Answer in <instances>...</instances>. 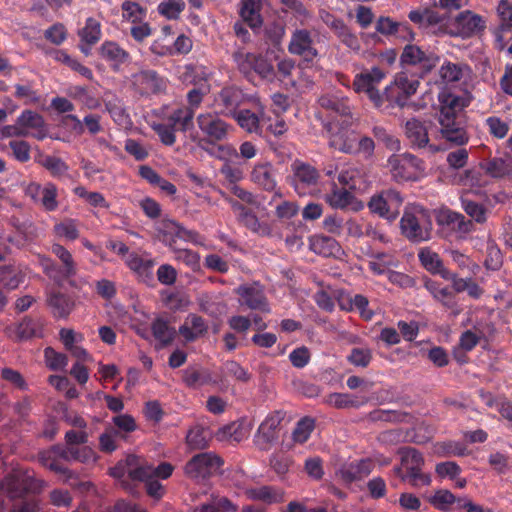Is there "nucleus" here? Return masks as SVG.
Wrapping results in <instances>:
<instances>
[{
    "label": "nucleus",
    "mask_w": 512,
    "mask_h": 512,
    "mask_svg": "<svg viewBox=\"0 0 512 512\" xmlns=\"http://www.w3.org/2000/svg\"><path fill=\"white\" fill-rule=\"evenodd\" d=\"M43 485L42 480L35 478L34 472L17 469L0 482V491L6 492L11 499H17L27 493H39Z\"/></svg>",
    "instance_id": "obj_1"
},
{
    "label": "nucleus",
    "mask_w": 512,
    "mask_h": 512,
    "mask_svg": "<svg viewBox=\"0 0 512 512\" xmlns=\"http://www.w3.org/2000/svg\"><path fill=\"white\" fill-rule=\"evenodd\" d=\"M129 88L138 98H150L165 92L166 80L152 69H141L128 77Z\"/></svg>",
    "instance_id": "obj_2"
},
{
    "label": "nucleus",
    "mask_w": 512,
    "mask_h": 512,
    "mask_svg": "<svg viewBox=\"0 0 512 512\" xmlns=\"http://www.w3.org/2000/svg\"><path fill=\"white\" fill-rule=\"evenodd\" d=\"M385 77L386 72L379 66H374L370 70L356 74L352 87L357 93H365L375 108L382 109L385 106L384 96L376 88V85Z\"/></svg>",
    "instance_id": "obj_3"
},
{
    "label": "nucleus",
    "mask_w": 512,
    "mask_h": 512,
    "mask_svg": "<svg viewBox=\"0 0 512 512\" xmlns=\"http://www.w3.org/2000/svg\"><path fill=\"white\" fill-rule=\"evenodd\" d=\"M439 61L440 57L436 53L423 50L415 44H407L400 56L401 64L417 68V73L421 78L431 73Z\"/></svg>",
    "instance_id": "obj_4"
},
{
    "label": "nucleus",
    "mask_w": 512,
    "mask_h": 512,
    "mask_svg": "<svg viewBox=\"0 0 512 512\" xmlns=\"http://www.w3.org/2000/svg\"><path fill=\"white\" fill-rule=\"evenodd\" d=\"M215 104L220 109V114L232 117L236 114L241 106L246 103H258L259 99L249 96L236 85H227L223 87L215 96Z\"/></svg>",
    "instance_id": "obj_5"
},
{
    "label": "nucleus",
    "mask_w": 512,
    "mask_h": 512,
    "mask_svg": "<svg viewBox=\"0 0 512 512\" xmlns=\"http://www.w3.org/2000/svg\"><path fill=\"white\" fill-rule=\"evenodd\" d=\"M223 459L214 452L194 455L184 467L185 474L191 479H205L217 473L223 465Z\"/></svg>",
    "instance_id": "obj_6"
},
{
    "label": "nucleus",
    "mask_w": 512,
    "mask_h": 512,
    "mask_svg": "<svg viewBox=\"0 0 512 512\" xmlns=\"http://www.w3.org/2000/svg\"><path fill=\"white\" fill-rule=\"evenodd\" d=\"M220 115V113L205 112L196 118L198 128L211 144L226 140L233 131V126L223 120Z\"/></svg>",
    "instance_id": "obj_7"
},
{
    "label": "nucleus",
    "mask_w": 512,
    "mask_h": 512,
    "mask_svg": "<svg viewBox=\"0 0 512 512\" xmlns=\"http://www.w3.org/2000/svg\"><path fill=\"white\" fill-rule=\"evenodd\" d=\"M388 166L396 181L415 180L417 174L424 170L423 161L410 153L392 155L388 159Z\"/></svg>",
    "instance_id": "obj_8"
},
{
    "label": "nucleus",
    "mask_w": 512,
    "mask_h": 512,
    "mask_svg": "<svg viewBox=\"0 0 512 512\" xmlns=\"http://www.w3.org/2000/svg\"><path fill=\"white\" fill-rule=\"evenodd\" d=\"M401 194L393 189H387L371 197L368 207L373 213L390 221L395 220L403 204Z\"/></svg>",
    "instance_id": "obj_9"
},
{
    "label": "nucleus",
    "mask_w": 512,
    "mask_h": 512,
    "mask_svg": "<svg viewBox=\"0 0 512 512\" xmlns=\"http://www.w3.org/2000/svg\"><path fill=\"white\" fill-rule=\"evenodd\" d=\"M285 418L283 411L270 413L258 427L254 435V445L260 451H269L278 440L280 425Z\"/></svg>",
    "instance_id": "obj_10"
},
{
    "label": "nucleus",
    "mask_w": 512,
    "mask_h": 512,
    "mask_svg": "<svg viewBox=\"0 0 512 512\" xmlns=\"http://www.w3.org/2000/svg\"><path fill=\"white\" fill-rule=\"evenodd\" d=\"M400 227L402 234L415 243L426 241L431 235V223L424 220V215L419 218L415 214L405 211L400 221Z\"/></svg>",
    "instance_id": "obj_11"
},
{
    "label": "nucleus",
    "mask_w": 512,
    "mask_h": 512,
    "mask_svg": "<svg viewBox=\"0 0 512 512\" xmlns=\"http://www.w3.org/2000/svg\"><path fill=\"white\" fill-rule=\"evenodd\" d=\"M25 195L48 212L55 211L59 206L58 189L52 182H48L44 186L32 182L26 187Z\"/></svg>",
    "instance_id": "obj_12"
},
{
    "label": "nucleus",
    "mask_w": 512,
    "mask_h": 512,
    "mask_svg": "<svg viewBox=\"0 0 512 512\" xmlns=\"http://www.w3.org/2000/svg\"><path fill=\"white\" fill-rule=\"evenodd\" d=\"M405 135L414 149L428 148L431 153L439 151V147L429 143L428 127L425 121L411 118L405 123Z\"/></svg>",
    "instance_id": "obj_13"
},
{
    "label": "nucleus",
    "mask_w": 512,
    "mask_h": 512,
    "mask_svg": "<svg viewBox=\"0 0 512 512\" xmlns=\"http://www.w3.org/2000/svg\"><path fill=\"white\" fill-rule=\"evenodd\" d=\"M292 171L293 186L299 194H305L307 189H314L320 178L318 170L308 163L294 162Z\"/></svg>",
    "instance_id": "obj_14"
},
{
    "label": "nucleus",
    "mask_w": 512,
    "mask_h": 512,
    "mask_svg": "<svg viewBox=\"0 0 512 512\" xmlns=\"http://www.w3.org/2000/svg\"><path fill=\"white\" fill-rule=\"evenodd\" d=\"M288 51L303 57L306 61H312L318 56L311 33L307 29H296L292 33Z\"/></svg>",
    "instance_id": "obj_15"
},
{
    "label": "nucleus",
    "mask_w": 512,
    "mask_h": 512,
    "mask_svg": "<svg viewBox=\"0 0 512 512\" xmlns=\"http://www.w3.org/2000/svg\"><path fill=\"white\" fill-rule=\"evenodd\" d=\"M240 297V303L246 305L252 310L270 312L269 304L264 293V289L257 283L245 284L235 290Z\"/></svg>",
    "instance_id": "obj_16"
},
{
    "label": "nucleus",
    "mask_w": 512,
    "mask_h": 512,
    "mask_svg": "<svg viewBox=\"0 0 512 512\" xmlns=\"http://www.w3.org/2000/svg\"><path fill=\"white\" fill-rule=\"evenodd\" d=\"M456 28L453 35L469 38L485 29L484 19L470 10L459 13L454 19Z\"/></svg>",
    "instance_id": "obj_17"
},
{
    "label": "nucleus",
    "mask_w": 512,
    "mask_h": 512,
    "mask_svg": "<svg viewBox=\"0 0 512 512\" xmlns=\"http://www.w3.org/2000/svg\"><path fill=\"white\" fill-rule=\"evenodd\" d=\"M159 232L163 235V241L171 248L174 249L176 238L185 241H196L198 233L192 230H187L179 223L163 219L159 226Z\"/></svg>",
    "instance_id": "obj_18"
},
{
    "label": "nucleus",
    "mask_w": 512,
    "mask_h": 512,
    "mask_svg": "<svg viewBox=\"0 0 512 512\" xmlns=\"http://www.w3.org/2000/svg\"><path fill=\"white\" fill-rule=\"evenodd\" d=\"M143 460L136 455H128L124 460L119 461L110 469V474L114 478H122L125 475L131 480H141L148 470L142 468Z\"/></svg>",
    "instance_id": "obj_19"
},
{
    "label": "nucleus",
    "mask_w": 512,
    "mask_h": 512,
    "mask_svg": "<svg viewBox=\"0 0 512 512\" xmlns=\"http://www.w3.org/2000/svg\"><path fill=\"white\" fill-rule=\"evenodd\" d=\"M480 168L492 178L512 180V156L510 155L486 159L480 163Z\"/></svg>",
    "instance_id": "obj_20"
},
{
    "label": "nucleus",
    "mask_w": 512,
    "mask_h": 512,
    "mask_svg": "<svg viewBox=\"0 0 512 512\" xmlns=\"http://www.w3.org/2000/svg\"><path fill=\"white\" fill-rule=\"evenodd\" d=\"M8 336L17 340H27L33 337L43 336V324L39 319L25 317L16 326L6 329Z\"/></svg>",
    "instance_id": "obj_21"
},
{
    "label": "nucleus",
    "mask_w": 512,
    "mask_h": 512,
    "mask_svg": "<svg viewBox=\"0 0 512 512\" xmlns=\"http://www.w3.org/2000/svg\"><path fill=\"white\" fill-rule=\"evenodd\" d=\"M321 108L331 116H351L352 107L349 99L336 94H325L318 99Z\"/></svg>",
    "instance_id": "obj_22"
},
{
    "label": "nucleus",
    "mask_w": 512,
    "mask_h": 512,
    "mask_svg": "<svg viewBox=\"0 0 512 512\" xmlns=\"http://www.w3.org/2000/svg\"><path fill=\"white\" fill-rule=\"evenodd\" d=\"M259 107L258 112H252L249 109H240L232 118L237 122L240 128L248 133L262 134L260 125V117L263 114V106L261 103H254Z\"/></svg>",
    "instance_id": "obj_23"
},
{
    "label": "nucleus",
    "mask_w": 512,
    "mask_h": 512,
    "mask_svg": "<svg viewBox=\"0 0 512 512\" xmlns=\"http://www.w3.org/2000/svg\"><path fill=\"white\" fill-rule=\"evenodd\" d=\"M98 52L102 59L111 63L115 71L130 58V54L114 41L103 42Z\"/></svg>",
    "instance_id": "obj_24"
},
{
    "label": "nucleus",
    "mask_w": 512,
    "mask_h": 512,
    "mask_svg": "<svg viewBox=\"0 0 512 512\" xmlns=\"http://www.w3.org/2000/svg\"><path fill=\"white\" fill-rule=\"evenodd\" d=\"M262 0H240L239 14L242 20L252 29L262 26Z\"/></svg>",
    "instance_id": "obj_25"
},
{
    "label": "nucleus",
    "mask_w": 512,
    "mask_h": 512,
    "mask_svg": "<svg viewBox=\"0 0 512 512\" xmlns=\"http://www.w3.org/2000/svg\"><path fill=\"white\" fill-rule=\"evenodd\" d=\"M208 331V325L205 320L197 314H189L183 325L179 327V334L187 342H193L203 336Z\"/></svg>",
    "instance_id": "obj_26"
},
{
    "label": "nucleus",
    "mask_w": 512,
    "mask_h": 512,
    "mask_svg": "<svg viewBox=\"0 0 512 512\" xmlns=\"http://www.w3.org/2000/svg\"><path fill=\"white\" fill-rule=\"evenodd\" d=\"M412 433L413 431L404 430L402 428L391 429L381 432L378 435L377 439L382 444L396 445L404 442H415L420 444L426 442L431 437V435H429L427 437L420 438L417 437L415 434L412 435Z\"/></svg>",
    "instance_id": "obj_27"
},
{
    "label": "nucleus",
    "mask_w": 512,
    "mask_h": 512,
    "mask_svg": "<svg viewBox=\"0 0 512 512\" xmlns=\"http://www.w3.org/2000/svg\"><path fill=\"white\" fill-rule=\"evenodd\" d=\"M357 136L354 132L339 129L329 138V147L347 154L356 153Z\"/></svg>",
    "instance_id": "obj_28"
},
{
    "label": "nucleus",
    "mask_w": 512,
    "mask_h": 512,
    "mask_svg": "<svg viewBox=\"0 0 512 512\" xmlns=\"http://www.w3.org/2000/svg\"><path fill=\"white\" fill-rule=\"evenodd\" d=\"M47 304L52 309L53 315L58 318L67 317L75 307L74 300L59 291L51 292L48 295Z\"/></svg>",
    "instance_id": "obj_29"
},
{
    "label": "nucleus",
    "mask_w": 512,
    "mask_h": 512,
    "mask_svg": "<svg viewBox=\"0 0 512 512\" xmlns=\"http://www.w3.org/2000/svg\"><path fill=\"white\" fill-rule=\"evenodd\" d=\"M497 13L500 18V24L495 31V37L499 43V48H504L503 33L512 30V3L507 0H500Z\"/></svg>",
    "instance_id": "obj_30"
},
{
    "label": "nucleus",
    "mask_w": 512,
    "mask_h": 512,
    "mask_svg": "<svg viewBox=\"0 0 512 512\" xmlns=\"http://www.w3.org/2000/svg\"><path fill=\"white\" fill-rule=\"evenodd\" d=\"M251 180L269 192L273 191L277 185L273 174V167L270 163L255 165L251 172Z\"/></svg>",
    "instance_id": "obj_31"
},
{
    "label": "nucleus",
    "mask_w": 512,
    "mask_h": 512,
    "mask_svg": "<svg viewBox=\"0 0 512 512\" xmlns=\"http://www.w3.org/2000/svg\"><path fill=\"white\" fill-rule=\"evenodd\" d=\"M246 496L254 501H261L266 504L282 502L283 492L273 486H257L245 491Z\"/></svg>",
    "instance_id": "obj_32"
},
{
    "label": "nucleus",
    "mask_w": 512,
    "mask_h": 512,
    "mask_svg": "<svg viewBox=\"0 0 512 512\" xmlns=\"http://www.w3.org/2000/svg\"><path fill=\"white\" fill-rule=\"evenodd\" d=\"M211 73L206 67L198 65H187L183 72L182 79L184 82L194 85V88L210 89L209 80Z\"/></svg>",
    "instance_id": "obj_33"
},
{
    "label": "nucleus",
    "mask_w": 512,
    "mask_h": 512,
    "mask_svg": "<svg viewBox=\"0 0 512 512\" xmlns=\"http://www.w3.org/2000/svg\"><path fill=\"white\" fill-rule=\"evenodd\" d=\"M17 123L22 126L23 129H34L37 132L33 134L37 139H43L46 137L45 122L43 117L37 112L31 110H25L17 119Z\"/></svg>",
    "instance_id": "obj_34"
},
{
    "label": "nucleus",
    "mask_w": 512,
    "mask_h": 512,
    "mask_svg": "<svg viewBox=\"0 0 512 512\" xmlns=\"http://www.w3.org/2000/svg\"><path fill=\"white\" fill-rule=\"evenodd\" d=\"M151 330L155 339L159 342V348L169 346L176 337V330L170 326L167 320L156 318L151 324Z\"/></svg>",
    "instance_id": "obj_35"
},
{
    "label": "nucleus",
    "mask_w": 512,
    "mask_h": 512,
    "mask_svg": "<svg viewBox=\"0 0 512 512\" xmlns=\"http://www.w3.org/2000/svg\"><path fill=\"white\" fill-rule=\"evenodd\" d=\"M409 20L419 28H428L442 22L441 15L430 8H418L408 13Z\"/></svg>",
    "instance_id": "obj_36"
},
{
    "label": "nucleus",
    "mask_w": 512,
    "mask_h": 512,
    "mask_svg": "<svg viewBox=\"0 0 512 512\" xmlns=\"http://www.w3.org/2000/svg\"><path fill=\"white\" fill-rule=\"evenodd\" d=\"M183 381L190 388H197L208 384H216L212 372L208 369L187 368L183 372Z\"/></svg>",
    "instance_id": "obj_37"
},
{
    "label": "nucleus",
    "mask_w": 512,
    "mask_h": 512,
    "mask_svg": "<svg viewBox=\"0 0 512 512\" xmlns=\"http://www.w3.org/2000/svg\"><path fill=\"white\" fill-rule=\"evenodd\" d=\"M469 71L466 64L447 61L441 65L439 76L443 83L449 84L459 82Z\"/></svg>",
    "instance_id": "obj_38"
},
{
    "label": "nucleus",
    "mask_w": 512,
    "mask_h": 512,
    "mask_svg": "<svg viewBox=\"0 0 512 512\" xmlns=\"http://www.w3.org/2000/svg\"><path fill=\"white\" fill-rule=\"evenodd\" d=\"M210 432L202 426L192 427L186 435V444L191 450H202L208 447Z\"/></svg>",
    "instance_id": "obj_39"
},
{
    "label": "nucleus",
    "mask_w": 512,
    "mask_h": 512,
    "mask_svg": "<svg viewBox=\"0 0 512 512\" xmlns=\"http://www.w3.org/2000/svg\"><path fill=\"white\" fill-rule=\"evenodd\" d=\"M194 112L192 108L181 107L174 110L168 117V123L175 129L183 132L192 126Z\"/></svg>",
    "instance_id": "obj_40"
},
{
    "label": "nucleus",
    "mask_w": 512,
    "mask_h": 512,
    "mask_svg": "<svg viewBox=\"0 0 512 512\" xmlns=\"http://www.w3.org/2000/svg\"><path fill=\"white\" fill-rule=\"evenodd\" d=\"M51 251L61 261L64 277H74L77 274V264L74 261L72 254L60 244H53Z\"/></svg>",
    "instance_id": "obj_41"
},
{
    "label": "nucleus",
    "mask_w": 512,
    "mask_h": 512,
    "mask_svg": "<svg viewBox=\"0 0 512 512\" xmlns=\"http://www.w3.org/2000/svg\"><path fill=\"white\" fill-rule=\"evenodd\" d=\"M331 28L339 40L346 45L348 48L359 51L360 41L357 36L351 32V30L344 24L342 20H334L331 24Z\"/></svg>",
    "instance_id": "obj_42"
},
{
    "label": "nucleus",
    "mask_w": 512,
    "mask_h": 512,
    "mask_svg": "<svg viewBox=\"0 0 512 512\" xmlns=\"http://www.w3.org/2000/svg\"><path fill=\"white\" fill-rule=\"evenodd\" d=\"M256 57V53L246 52L243 49H239L232 53V59L236 64L238 71L246 78H250L253 74Z\"/></svg>",
    "instance_id": "obj_43"
},
{
    "label": "nucleus",
    "mask_w": 512,
    "mask_h": 512,
    "mask_svg": "<svg viewBox=\"0 0 512 512\" xmlns=\"http://www.w3.org/2000/svg\"><path fill=\"white\" fill-rule=\"evenodd\" d=\"M80 41L88 46L95 45L101 38V24L90 17L86 20L85 26L79 30Z\"/></svg>",
    "instance_id": "obj_44"
},
{
    "label": "nucleus",
    "mask_w": 512,
    "mask_h": 512,
    "mask_svg": "<svg viewBox=\"0 0 512 512\" xmlns=\"http://www.w3.org/2000/svg\"><path fill=\"white\" fill-rule=\"evenodd\" d=\"M353 195L345 188L333 186L331 192L325 195V201L336 209H344L352 203Z\"/></svg>",
    "instance_id": "obj_45"
},
{
    "label": "nucleus",
    "mask_w": 512,
    "mask_h": 512,
    "mask_svg": "<svg viewBox=\"0 0 512 512\" xmlns=\"http://www.w3.org/2000/svg\"><path fill=\"white\" fill-rule=\"evenodd\" d=\"M246 437L242 424L232 422L228 425L221 427L217 433L216 438L219 441L236 442L239 443Z\"/></svg>",
    "instance_id": "obj_46"
},
{
    "label": "nucleus",
    "mask_w": 512,
    "mask_h": 512,
    "mask_svg": "<svg viewBox=\"0 0 512 512\" xmlns=\"http://www.w3.org/2000/svg\"><path fill=\"white\" fill-rule=\"evenodd\" d=\"M52 56L56 61L66 65L73 71L78 72L83 77H85L87 79H92V76H93L92 71L88 67L82 65L78 60L72 58L65 51L53 50Z\"/></svg>",
    "instance_id": "obj_47"
},
{
    "label": "nucleus",
    "mask_w": 512,
    "mask_h": 512,
    "mask_svg": "<svg viewBox=\"0 0 512 512\" xmlns=\"http://www.w3.org/2000/svg\"><path fill=\"white\" fill-rule=\"evenodd\" d=\"M367 462L361 461L357 464H350L339 471V476L347 484L362 479L369 473Z\"/></svg>",
    "instance_id": "obj_48"
},
{
    "label": "nucleus",
    "mask_w": 512,
    "mask_h": 512,
    "mask_svg": "<svg viewBox=\"0 0 512 512\" xmlns=\"http://www.w3.org/2000/svg\"><path fill=\"white\" fill-rule=\"evenodd\" d=\"M435 300L441 303L445 309L449 310L453 317L458 316L462 312L455 293L448 287H443L441 291H437Z\"/></svg>",
    "instance_id": "obj_49"
},
{
    "label": "nucleus",
    "mask_w": 512,
    "mask_h": 512,
    "mask_svg": "<svg viewBox=\"0 0 512 512\" xmlns=\"http://www.w3.org/2000/svg\"><path fill=\"white\" fill-rule=\"evenodd\" d=\"M411 416L406 412L377 409L368 414L371 422H407Z\"/></svg>",
    "instance_id": "obj_50"
},
{
    "label": "nucleus",
    "mask_w": 512,
    "mask_h": 512,
    "mask_svg": "<svg viewBox=\"0 0 512 512\" xmlns=\"http://www.w3.org/2000/svg\"><path fill=\"white\" fill-rule=\"evenodd\" d=\"M381 94L384 96L385 101V106L381 109L382 111L393 108L394 106L404 108L408 105L404 97L401 95V90L396 86L395 81L388 85Z\"/></svg>",
    "instance_id": "obj_51"
},
{
    "label": "nucleus",
    "mask_w": 512,
    "mask_h": 512,
    "mask_svg": "<svg viewBox=\"0 0 512 512\" xmlns=\"http://www.w3.org/2000/svg\"><path fill=\"white\" fill-rule=\"evenodd\" d=\"M369 301L367 297L357 294L353 297V299H348V305H345L343 300H340V307L342 310L351 311L353 309H357L360 312V315L365 320H370L373 317V312L368 309Z\"/></svg>",
    "instance_id": "obj_52"
},
{
    "label": "nucleus",
    "mask_w": 512,
    "mask_h": 512,
    "mask_svg": "<svg viewBox=\"0 0 512 512\" xmlns=\"http://www.w3.org/2000/svg\"><path fill=\"white\" fill-rule=\"evenodd\" d=\"M485 337L486 333L482 325H475L472 329L462 333L460 337V347L465 351H470Z\"/></svg>",
    "instance_id": "obj_53"
},
{
    "label": "nucleus",
    "mask_w": 512,
    "mask_h": 512,
    "mask_svg": "<svg viewBox=\"0 0 512 512\" xmlns=\"http://www.w3.org/2000/svg\"><path fill=\"white\" fill-rule=\"evenodd\" d=\"M236 512L235 506L225 497L213 498L210 502L194 508L193 512Z\"/></svg>",
    "instance_id": "obj_54"
},
{
    "label": "nucleus",
    "mask_w": 512,
    "mask_h": 512,
    "mask_svg": "<svg viewBox=\"0 0 512 512\" xmlns=\"http://www.w3.org/2000/svg\"><path fill=\"white\" fill-rule=\"evenodd\" d=\"M314 428L315 420L313 418L304 417L301 420H299L292 432V439L294 443H305L309 439Z\"/></svg>",
    "instance_id": "obj_55"
},
{
    "label": "nucleus",
    "mask_w": 512,
    "mask_h": 512,
    "mask_svg": "<svg viewBox=\"0 0 512 512\" xmlns=\"http://www.w3.org/2000/svg\"><path fill=\"white\" fill-rule=\"evenodd\" d=\"M398 455L400 456V462L405 468V471L410 467L423 466L424 458L423 455L412 447H402L398 449Z\"/></svg>",
    "instance_id": "obj_56"
},
{
    "label": "nucleus",
    "mask_w": 512,
    "mask_h": 512,
    "mask_svg": "<svg viewBox=\"0 0 512 512\" xmlns=\"http://www.w3.org/2000/svg\"><path fill=\"white\" fill-rule=\"evenodd\" d=\"M326 403L337 409L358 408L362 402L347 393H331L326 397Z\"/></svg>",
    "instance_id": "obj_57"
},
{
    "label": "nucleus",
    "mask_w": 512,
    "mask_h": 512,
    "mask_svg": "<svg viewBox=\"0 0 512 512\" xmlns=\"http://www.w3.org/2000/svg\"><path fill=\"white\" fill-rule=\"evenodd\" d=\"M311 246L316 253L322 254L323 256L334 255L340 250L337 241L327 236L315 237Z\"/></svg>",
    "instance_id": "obj_58"
},
{
    "label": "nucleus",
    "mask_w": 512,
    "mask_h": 512,
    "mask_svg": "<svg viewBox=\"0 0 512 512\" xmlns=\"http://www.w3.org/2000/svg\"><path fill=\"white\" fill-rule=\"evenodd\" d=\"M394 81L396 86L401 90V95L408 103V99L416 93L419 87V81L416 79H410L405 73L397 74Z\"/></svg>",
    "instance_id": "obj_59"
},
{
    "label": "nucleus",
    "mask_w": 512,
    "mask_h": 512,
    "mask_svg": "<svg viewBox=\"0 0 512 512\" xmlns=\"http://www.w3.org/2000/svg\"><path fill=\"white\" fill-rule=\"evenodd\" d=\"M440 114L457 116L464 106V100L453 94L442 95Z\"/></svg>",
    "instance_id": "obj_60"
},
{
    "label": "nucleus",
    "mask_w": 512,
    "mask_h": 512,
    "mask_svg": "<svg viewBox=\"0 0 512 512\" xmlns=\"http://www.w3.org/2000/svg\"><path fill=\"white\" fill-rule=\"evenodd\" d=\"M41 165L55 178L63 177L69 169L68 165L61 158L55 156H46L41 161Z\"/></svg>",
    "instance_id": "obj_61"
},
{
    "label": "nucleus",
    "mask_w": 512,
    "mask_h": 512,
    "mask_svg": "<svg viewBox=\"0 0 512 512\" xmlns=\"http://www.w3.org/2000/svg\"><path fill=\"white\" fill-rule=\"evenodd\" d=\"M375 29L382 35H394L401 29L408 30V26L407 24L396 22L390 17L381 16L376 22Z\"/></svg>",
    "instance_id": "obj_62"
},
{
    "label": "nucleus",
    "mask_w": 512,
    "mask_h": 512,
    "mask_svg": "<svg viewBox=\"0 0 512 512\" xmlns=\"http://www.w3.org/2000/svg\"><path fill=\"white\" fill-rule=\"evenodd\" d=\"M464 211L477 223L483 224L487 220V209L477 202L462 200Z\"/></svg>",
    "instance_id": "obj_63"
},
{
    "label": "nucleus",
    "mask_w": 512,
    "mask_h": 512,
    "mask_svg": "<svg viewBox=\"0 0 512 512\" xmlns=\"http://www.w3.org/2000/svg\"><path fill=\"white\" fill-rule=\"evenodd\" d=\"M184 8L185 3L183 0H164L159 4L158 11L169 19H176Z\"/></svg>",
    "instance_id": "obj_64"
}]
</instances>
